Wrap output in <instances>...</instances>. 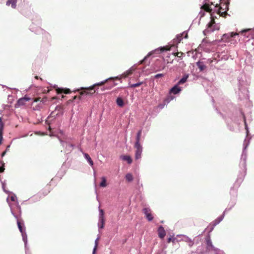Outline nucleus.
I'll use <instances>...</instances> for the list:
<instances>
[{
	"label": "nucleus",
	"instance_id": "de8ad7c7",
	"mask_svg": "<svg viewBox=\"0 0 254 254\" xmlns=\"http://www.w3.org/2000/svg\"><path fill=\"white\" fill-rule=\"evenodd\" d=\"M35 78L37 79H38L39 78V77L38 76H35Z\"/></svg>",
	"mask_w": 254,
	"mask_h": 254
},
{
	"label": "nucleus",
	"instance_id": "f704fd0d",
	"mask_svg": "<svg viewBox=\"0 0 254 254\" xmlns=\"http://www.w3.org/2000/svg\"><path fill=\"white\" fill-rule=\"evenodd\" d=\"M164 76V74H162V73H159V74H157L156 75H155L154 76V77L155 78H158L159 77H163Z\"/></svg>",
	"mask_w": 254,
	"mask_h": 254
},
{
	"label": "nucleus",
	"instance_id": "a211bd4d",
	"mask_svg": "<svg viewBox=\"0 0 254 254\" xmlns=\"http://www.w3.org/2000/svg\"><path fill=\"white\" fill-rule=\"evenodd\" d=\"M121 158L124 161H127L128 164H130L132 162L131 157L128 155H122L121 156Z\"/></svg>",
	"mask_w": 254,
	"mask_h": 254
},
{
	"label": "nucleus",
	"instance_id": "3c124183",
	"mask_svg": "<svg viewBox=\"0 0 254 254\" xmlns=\"http://www.w3.org/2000/svg\"><path fill=\"white\" fill-rule=\"evenodd\" d=\"M165 66H163V67L162 68V69H164Z\"/></svg>",
	"mask_w": 254,
	"mask_h": 254
},
{
	"label": "nucleus",
	"instance_id": "a19ab883",
	"mask_svg": "<svg viewBox=\"0 0 254 254\" xmlns=\"http://www.w3.org/2000/svg\"><path fill=\"white\" fill-rule=\"evenodd\" d=\"M148 56H149V55H148V56H146V57L144 58V59H143V60H142L141 61H140V64H143V62H144V61L146 59V58H147V57Z\"/></svg>",
	"mask_w": 254,
	"mask_h": 254
},
{
	"label": "nucleus",
	"instance_id": "a878e982",
	"mask_svg": "<svg viewBox=\"0 0 254 254\" xmlns=\"http://www.w3.org/2000/svg\"><path fill=\"white\" fill-rule=\"evenodd\" d=\"M99 238H97L95 241V246L93 250L92 254H96L97 248L98 246V241Z\"/></svg>",
	"mask_w": 254,
	"mask_h": 254
},
{
	"label": "nucleus",
	"instance_id": "79ce46f5",
	"mask_svg": "<svg viewBox=\"0 0 254 254\" xmlns=\"http://www.w3.org/2000/svg\"><path fill=\"white\" fill-rule=\"evenodd\" d=\"M40 100V98H36L34 100V102H38Z\"/></svg>",
	"mask_w": 254,
	"mask_h": 254
},
{
	"label": "nucleus",
	"instance_id": "9d476101",
	"mask_svg": "<svg viewBox=\"0 0 254 254\" xmlns=\"http://www.w3.org/2000/svg\"><path fill=\"white\" fill-rule=\"evenodd\" d=\"M158 237L161 239H163L166 235V232L162 226H160L158 228Z\"/></svg>",
	"mask_w": 254,
	"mask_h": 254
},
{
	"label": "nucleus",
	"instance_id": "f3484780",
	"mask_svg": "<svg viewBox=\"0 0 254 254\" xmlns=\"http://www.w3.org/2000/svg\"><path fill=\"white\" fill-rule=\"evenodd\" d=\"M184 34H185V38H187L188 36V34L183 33L182 34L178 35L176 39H174V42H176L177 43H180L183 39L182 36L184 35Z\"/></svg>",
	"mask_w": 254,
	"mask_h": 254
},
{
	"label": "nucleus",
	"instance_id": "aec40b11",
	"mask_svg": "<svg viewBox=\"0 0 254 254\" xmlns=\"http://www.w3.org/2000/svg\"><path fill=\"white\" fill-rule=\"evenodd\" d=\"M133 70L134 69H133L132 68H129L128 70H127V71H126V72L122 74V77L124 78L127 77L128 76L131 75L132 73Z\"/></svg>",
	"mask_w": 254,
	"mask_h": 254
},
{
	"label": "nucleus",
	"instance_id": "cd10ccee",
	"mask_svg": "<svg viewBox=\"0 0 254 254\" xmlns=\"http://www.w3.org/2000/svg\"><path fill=\"white\" fill-rule=\"evenodd\" d=\"M142 84H143V82H138L137 83H135V84H130L129 85V87L130 88H135V87H139V86H140Z\"/></svg>",
	"mask_w": 254,
	"mask_h": 254
},
{
	"label": "nucleus",
	"instance_id": "4be33fe9",
	"mask_svg": "<svg viewBox=\"0 0 254 254\" xmlns=\"http://www.w3.org/2000/svg\"><path fill=\"white\" fill-rule=\"evenodd\" d=\"M84 155L85 159H86L88 161V162H89V164L91 166H93L94 163H93V161L92 160L90 156L87 153H84Z\"/></svg>",
	"mask_w": 254,
	"mask_h": 254
},
{
	"label": "nucleus",
	"instance_id": "bb28decb",
	"mask_svg": "<svg viewBox=\"0 0 254 254\" xmlns=\"http://www.w3.org/2000/svg\"><path fill=\"white\" fill-rule=\"evenodd\" d=\"M29 100V98L27 97H24L23 98H21L18 100V103L19 104H24V103L26 101H28Z\"/></svg>",
	"mask_w": 254,
	"mask_h": 254
},
{
	"label": "nucleus",
	"instance_id": "f8f14e48",
	"mask_svg": "<svg viewBox=\"0 0 254 254\" xmlns=\"http://www.w3.org/2000/svg\"><path fill=\"white\" fill-rule=\"evenodd\" d=\"M223 6H225V8H223L222 6H220L218 10V13L220 14L221 16H224L227 14V11L225 10L224 11H221V9L224 10L225 9H228L227 7V4L226 3H224Z\"/></svg>",
	"mask_w": 254,
	"mask_h": 254
},
{
	"label": "nucleus",
	"instance_id": "2f4dec72",
	"mask_svg": "<svg viewBox=\"0 0 254 254\" xmlns=\"http://www.w3.org/2000/svg\"><path fill=\"white\" fill-rule=\"evenodd\" d=\"M184 55V53L183 52H177V53H174V55L175 56H177L179 58H181L182 57V56Z\"/></svg>",
	"mask_w": 254,
	"mask_h": 254
},
{
	"label": "nucleus",
	"instance_id": "72a5a7b5",
	"mask_svg": "<svg viewBox=\"0 0 254 254\" xmlns=\"http://www.w3.org/2000/svg\"><path fill=\"white\" fill-rule=\"evenodd\" d=\"M3 127H2V126L0 127V139H2V130Z\"/></svg>",
	"mask_w": 254,
	"mask_h": 254
},
{
	"label": "nucleus",
	"instance_id": "423d86ee",
	"mask_svg": "<svg viewBox=\"0 0 254 254\" xmlns=\"http://www.w3.org/2000/svg\"><path fill=\"white\" fill-rule=\"evenodd\" d=\"M142 212L145 215V218L148 221H151L153 219V216L152 215L151 209L149 207H144L142 209Z\"/></svg>",
	"mask_w": 254,
	"mask_h": 254
},
{
	"label": "nucleus",
	"instance_id": "412c9836",
	"mask_svg": "<svg viewBox=\"0 0 254 254\" xmlns=\"http://www.w3.org/2000/svg\"><path fill=\"white\" fill-rule=\"evenodd\" d=\"M16 1L17 0H7L6 2V5H9L10 4H11L12 7L14 8L16 5Z\"/></svg>",
	"mask_w": 254,
	"mask_h": 254
},
{
	"label": "nucleus",
	"instance_id": "f03ea898",
	"mask_svg": "<svg viewBox=\"0 0 254 254\" xmlns=\"http://www.w3.org/2000/svg\"><path fill=\"white\" fill-rule=\"evenodd\" d=\"M11 208V212L13 215L14 216V217L17 219V224L18 228V229L20 233H21V235L22 237V240L24 243L25 245V248L26 250V251L28 250V247H27V235L26 232V228L24 226V223L22 222H20L19 220H18V215L17 214H15L13 212V209H12V207H10Z\"/></svg>",
	"mask_w": 254,
	"mask_h": 254
},
{
	"label": "nucleus",
	"instance_id": "5701e85b",
	"mask_svg": "<svg viewBox=\"0 0 254 254\" xmlns=\"http://www.w3.org/2000/svg\"><path fill=\"white\" fill-rule=\"evenodd\" d=\"M201 9H204L207 12H210L211 11V8L208 4L205 3L201 6Z\"/></svg>",
	"mask_w": 254,
	"mask_h": 254
},
{
	"label": "nucleus",
	"instance_id": "4c0bfd02",
	"mask_svg": "<svg viewBox=\"0 0 254 254\" xmlns=\"http://www.w3.org/2000/svg\"><path fill=\"white\" fill-rule=\"evenodd\" d=\"M4 170V168L3 166L0 167V173H2Z\"/></svg>",
	"mask_w": 254,
	"mask_h": 254
},
{
	"label": "nucleus",
	"instance_id": "7ed1b4c3",
	"mask_svg": "<svg viewBox=\"0 0 254 254\" xmlns=\"http://www.w3.org/2000/svg\"><path fill=\"white\" fill-rule=\"evenodd\" d=\"M99 220L98 223V226L99 229H103L104 227L105 224V219H104V210L101 209V207H99Z\"/></svg>",
	"mask_w": 254,
	"mask_h": 254
},
{
	"label": "nucleus",
	"instance_id": "c756f323",
	"mask_svg": "<svg viewBox=\"0 0 254 254\" xmlns=\"http://www.w3.org/2000/svg\"><path fill=\"white\" fill-rule=\"evenodd\" d=\"M100 186L102 187H105L107 186L106 180L105 178H102V181L100 183Z\"/></svg>",
	"mask_w": 254,
	"mask_h": 254
},
{
	"label": "nucleus",
	"instance_id": "a18cd8bd",
	"mask_svg": "<svg viewBox=\"0 0 254 254\" xmlns=\"http://www.w3.org/2000/svg\"><path fill=\"white\" fill-rule=\"evenodd\" d=\"M10 147V145H8L6 148L5 150H6V151H7L9 150V148Z\"/></svg>",
	"mask_w": 254,
	"mask_h": 254
},
{
	"label": "nucleus",
	"instance_id": "1a4fd4ad",
	"mask_svg": "<svg viewBox=\"0 0 254 254\" xmlns=\"http://www.w3.org/2000/svg\"><path fill=\"white\" fill-rule=\"evenodd\" d=\"M230 209L231 207L229 208H226L224 211L223 212L222 215L219 216L217 218H216L214 221L212 222L214 225H217V224H218L223 220L226 212L230 210Z\"/></svg>",
	"mask_w": 254,
	"mask_h": 254
},
{
	"label": "nucleus",
	"instance_id": "7c9ffc66",
	"mask_svg": "<svg viewBox=\"0 0 254 254\" xmlns=\"http://www.w3.org/2000/svg\"><path fill=\"white\" fill-rule=\"evenodd\" d=\"M213 251H214L215 254H224V252L216 248Z\"/></svg>",
	"mask_w": 254,
	"mask_h": 254
},
{
	"label": "nucleus",
	"instance_id": "b1692460",
	"mask_svg": "<svg viewBox=\"0 0 254 254\" xmlns=\"http://www.w3.org/2000/svg\"><path fill=\"white\" fill-rule=\"evenodd\" d=\"M116 103L117 105L121 107H122L124 105V101L123 99L121 97L117 98Z\"/></svg>",
	"mask_w": 254,
	"mask_h": 254
},
{
	"label": "nucleus",
	"instance_id": "58836bf2",
	"mask_svg": "<svg viewBox=\"0 0 254 254\" xmlns=\"http://www.w3.org/2000/svg\"><path fill=\"white\" fill-rule=\"evenodd\" d=\"M1 126H2V127H3V124L2 122L1 118H0V127H1Z\"/></svg>",
	"mask_w": 254,
	"mask_h": 254
},
{
	"label": "nucleus",
	"instance_id": "20e7f679",
	"mask_svg": "<svg viewBox=\"0 0 254 254\" xmlns=\"http://www.w3.org/2000/svg\"><path fill=\"white\" fill-rule=\"evenodd\" d=\"M7 201L9 206H17L18 205L17 197L13 194L8 196L7 198Z\"/></svg>",
	"mask_w": 254,
	"mask_h": 254
},
{
	"label": "nucleus",
	"instance_id": "393cba45",
	"mask_svg": "<svg viewBox=\"0 0 254 254\" xmlns=\"http://www.w3.org/2000/svg\"><path fill=\"white\" fill-rule=\"evenodd\" d=\"M188 78V75H185L184 76L182 79H181L180 80V81L178 82V85H179V84H184V83H185L187 80V79Z\"/></svg>",
	"mask_w": 254,
	"mask_h": 254
},
{
	"label": "nucleus",
	"instance_id": "09e8293b",
	"mask_svg": "<svg viewBox=\"0 0 254 254\" xmlns=\"http://www.w3.org/2000/svg\"><path fill=\"white\" fill-rule=\"evenodd\" d=\"M16 208H17V209H18V210H19V211H20V207H16Z\"/></svg>",
	"mask_w": 254,
	"mask_h": 254
},
{
	"label": "nucleus",
	"instance_id": "c85d7f7f",
	"mask_svg": "<svg viewBox=\"0 0 254 254\" xmlns=\"http://www.w3.org/2000/svg\"><path fill=\"white\" fill-rule=\"evenodd\" d=\"M126 180L128 181V182H130L131 181H132L133 180V177H132V176L131 174H127L126 176Z\"/></svg>",
	"mask_w": 254,
	"mask_h": 254
},
{
	"label": "nucleus",
	"instance_id": "ea45409f",
	"mask_svg": "<svg viewBox=\"0 0 254 254\" xmlns=\"http://www.w3.org/2000/svg\"><path fill=\"white\" fill-rule=\"evenodd\" d=\"M7 151H6V150H5L4 151H3L2 154H1V157H3L5 155V154L6 153Z\"/></svg>",
	"mask_w": 254,
	"mask_h": 254
},
{
	"label": "nucleus",
	"instance_id": "49530a36",
	"mask_svg": "<svg viewBox=\"0 0 254 254\" xmlns=\"http://www.w3.org/2000/svg\"><path fill=\"white\" fill-rule=\"evenodd\" d=\"M77 98V97L76 96H74L73 97V100H75V99H76Z\"/></svg>",
	"mask_w": 254,
	"mask_h": 254
},
{
	"label": "nucleus",
	"instance_id": "0eeeda50",
	"mask_svg": "<svg viewBox=\"0 0 254 254\" xmlns=\"http://www.w3.org/2000/svg\"><path fill=\"white\" fill-rule=\"evenodd\" d=\"M134 147L135 149V159L136 160L140 159L143 149L142 146L141 145H134Z\"/></svg>",
	"mask_w": 254,
	"mask_h": 254
},
{
	"label": "nucleus",
	"instance_id": "c9c22d12",
	"mask_svg": "<svg viewBox=\"0 0 254 254\" xmlns=\"http://www.w3.org/2000/svg\"><path fill=\"white\" fill-rule=\"evenodd\" d=\"M117 85V83H113L109 87H107L106 88V89H111V88L114 87L115 86H116Z\"/></svg>",
	"mask_w": 254,
	"mask_h": 254
},
{
	"label": "nucleus",
	"instance_id": "2eb2a0df",
	"mask_svg": "<svg viewBox=\"0 0 254 254\" xmlns=\"http://www.w3.org/2000/svg\"><path fill=\"white\" fill-rule=\"evenodd\" d=\"M196 64L199 69L200 71H202L206 68V66L202 62L198 61L196 62Z\"/></svg>",
	"mask_w": 254,
	"mask_h": 254
},
{
	"label": "nucleus",
	"instance_id": "39448f33",
	"mask_svg": "<svg viewBox=\"0 0 254 254\" xmlns=\"http://www.w3.org/2000/svg\"><path fill=\"white\" fill-rule=\"evenodd\" d=\"M239 33L237 32H231L223 35L222 40L224 42H228L231 41V39L236 35H238Z\"/></svg>",
	"mask_w": 254,
	"mask_h": 254
},
{
	"label": "nucleus",
	"instance_id": "8fccbe9b",
	"mask_svg": "<svg viewBox=\"0 0 254 254\" xmlns=\"http://www.w3.org/2000/svg\"><path fill=\"white\" fill-rule=\"evenodd\" d=\"M1 141H2V139H0V145L1 144Z\"/></svg>",
	"mask_w": 254,
	"mask_h": 254
},
{
	"label": "nucleus",
	"instance_id": "6e6552de",
	"mask_svg": "<svg viewBox=\"0 0 254 254\" xmlns=\"http://www.w3.org/2000/svg\"><path fill=\"white\" fill-rule=\"evenodd\" d=\"M205 241L206 243V249L208 251H213L216 249L212 245L209 234H208V235L206 237Z\"/></svg>",
	"mask_w": 254,
	"mask_h": 254
},
{
	"label": "nucleus",
	"instance_id": "37998d69",
	"mask_svg": "<svg viewBox=\"0 0 254 254\" xmlns=\"http://www.w3.org/2000/svg\"><path fill=\"white\" fill-rule=\"evenodd\" d=\"M162 49H163V51H164V50L168 51V50H170V48L164 47L162 48Z\"/></svg>",
	"mask_w": 254,
	"mask_h": 254
},
{
	"label": "nucleus",
	"instance_id": "c03bdc74",
	"mask_svg": "<svg viewBox=\"0 0 254 254\" xmlns=\"http://www.w3.org/2000/svg\"><path fill=\"white\" fill-rule=\"evenodd\" d=\"M214 22H214V19H213V20L211 21V23H209V26H210L211 25V24H212V23H214Z\"/></svg>",
	"mask_w": 254,
	"mask_h": 254
},
{
	"label": "nucleus",
	"instance_id": "6ab92c4d",
	"mask_svg": "<svg viewBox=\"0 0 254 254\" xmlns=\"http://www.w3.org/2000/svg\"><path fill=\"white\" fill-rule=\"evenodd\" d=\"M215 226L216 225H214V224L212 222L204 229L203 233L207 231L208 234H209V233L213 231Z\"/></svg>",
	"mask_w": 254,
	"mask_h": 254
},
{
	"label": "nucleus",
	"instance_id": "f257e3e1",
	"mask_svg": "<svg viewBox=\"0 0 254 254\" xmlns=\"http://www.w3.org/2000/svg\"><path fill=\"white\" fill-rule=\"evenodd\" d=\"M121 78H119L118 76L115 77H110L103 81H101L99 83H97L93 85L92 86L88 87V88H82V89L83 90V91L80 92V94L81 96L86 95H91L93 94L95 92V90H94L95 88L97 86H102L104 85L107 82L110 80H114V79H120Z\"/></svg>",
	"mask_w": 254,
	"mask_h": 254
},
{
	"label": "nucleus",
	"instance_id": "e433bc0d",
	"mask_svg": "<svg viewBox=\"0 0 254 254\" xmlns=\"http://www.w3.org/2000/svg\"><path fill=\"white\" fill-rule=\"evenodd\" d=\"M249 30H250V29H244V30H243L241 31V33H244V32H248L249 31Z\"/></svg>",
	"mask_w": 254,
	"mask_h": 254
},
{
	"label": "nucleus",
	"instance_id": "473e14b6",
	"mask_svg": "<svg viewBox=\"0 0 254 254\" xmlns=\"http://www.w3.org/2000/svg\"><path fill=\"white\" fill-rule=\"evenodd\" d=\"M173 243H175L176 241H177V239L176 238H169L167 240L168 243H170L171 242Z\"/></svg>",
	"mask_w": 254,
	"mask_h": 254
},
{
	"label": "nucleus",
	"instance_id": "9b49d317",
	"mask_svg": "<svg viewBox=\"0 0 254 254\" xmlns=\"http://www.w3.org/2000/svg\"><path fill=\"white\" fill-rule=\"evenodd\" d=\"M178 237H179V236H182V240L185 241V242H186L187 243H189V246H190V247H191L194 244V243L193 242V241H192L191 240V239H190V238H189L188 236H186V235H177Z\"/></svg>",
	"mask_w": 254,
	"mask_h": 254
},
{
	"label": "nucleus",
	"instance_id": "ddd939ff",
	"mask_svg": "<svg viewBox=\"0 0 254 254\" xmlns=\"http://www.w3.org/2000/svg\"><path fill=\"white\" fill-rule=\"evenodd\" d=\"M141 133H142V130H139L136 134V136L135 138V142L134 145H141L140 143V140L141 138Z\"/></svg>",
	"mask_w": 254,
	"mask_h": 254
},
{
	"label": "nucleus",
	"instance_id": "dca6fc26",
	"mask_svg": "<svg viewBox=\"0 0 254 254\" xmlns=\"http://www.w3.org/2000/svg\"><path fill=\"white\" fill-rule=\"evenodd\" d=\"M181 90V89L180 87L178 86V84L176 85H175L173 88H172L170 89V93H172L174 94H176L178 93H179Z\"/></svg>",
	"mask_w": 254,
	"mask_h": 254
},
{
	"label": "nucleus",
	"instance_id": "4468645a",
	"mask_svg": "<svg viewBox=\"0 0 254 254\" xmlns=\"http://www.w3.org/2000/svg\"><path fill=\"white\" fill-rule=\"evenodd\" d=\"M56 90L58 94H61L63 93H64V94H68L71 92L70 90L68 88H57Z\"/></svg>",
	"mask_w": 254,
	"mask_h": 254
}]
</instances>
